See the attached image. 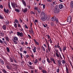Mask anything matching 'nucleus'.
<instances>
[{
	"label": "nucleus",
	"instance_id": "1",
	"mask_svg": "<svg viewBox=\"0 0 73 73\" xmlns=\"http://www.w3.org/2000/svg\"><path fill=\"white\" fill-rule=\"evenodd\" d=\"M42 17H41V19L42 21H45L48 19V16L46 15L45 14L44 12H42L41 13Z\"/></svg>",
	"mask_w": 73,
	"mask_h": 73
},
{
	"label": "nucleus",
	"instance_id": "2",
	"mask_svg": "<svg viewBox=\"0 0 73 73\" xmlns=\"http://www.w3.org/2000/svg\"><path fill=\"white\" fill-rule=\"evenodd\" d=\"M11 4L13 8H14V9H15V11H16L17 12H20L19 10L16 9V7H18L17 4L15 3H11Z\"/></svg>",
	"mask_w": 73,
	"mask_h": 73
},
{
	"label": "nucleus",
	"instance_id": "3",
	"mask_svg": "<svg viewBox=\"0 0 73 73\" xmlns=\"http://www.w3.org/2000/svg\"><path fill=\"white\" fill-rule=\"evenodd\" d=\"M52 21H56L57 24H59V21L58 19L57 18H56L55 17H53L51 19Z\"/></svg>",
	"mask_w": 73,
	"mask_h": 73
},
{
	"label": "nucleus",
	"instance_id": "4",
	"mask_svg": "<svg viewBox=\"0 0 73 73\" xmlns=\"http://www.w3.org/2000/svg\"><path fill=\"white\" fill-rule=\"evenodd\" d=\"M17 35L18 36H20L21 37H22L24 36V34L22 32H17Z\"/></svg>",
	"mask_w": 73,
	"mask_h": 73
},
{
	"label": "nucleus",
	"instance_id": "5",
	"mask_svg": "<svg viewBox=\"0 0 73 73\" xmlns=\"http://www.w3.org/2000/svg\"><path fill=\"white\" fill-rule=\"evenodd\" d=\"M54 12L55 13H58L60 12V9L58 7H56L55 9H54Z\"/></svg>",
	"mask_w": 73,
	"mask_h": 73
},
{
	"label": "nucleus",
	"instance_id": "6",
	"mask_svg": "<svg viewBox=\"0 0 73 73\" xmlns=\"http://www.w3.org/2000/svg\"><path fill=\"white\" fill-rule=\"evenodd\" d=\"M67 21V22H68V23H70L72 21V16H69L68 17V18Z\"/></svg>",
	"mask_w": 73,
	"mask_h": 73
},
{
	"label": "nucleus",
	"instance_id": "7",
	"mask_svg": "<svg viewBox=\"0 0 73 73\" xmlns=\"http://www.w3.org/2000/svg\"><path fill=\"white\" fill-rule=\"evenodd\" d=\"M50 60L51 61V62H53L54 64H56V62H55V60H54V59L53 58H50Z\"/></svg>",
	"mask_w": 73,
	"mask_h": 73
},
{
	"label": "nucleus",
	"instance_id": "8",
	"mask_svg": "<svg viewBox=\"0 0 73 73\" xmlns=\"http://www.w3.org/2000/svg\"><path fill=\"white\" fill-rule=\"evenodd\" d=\"M22 3H23V4L24 6L25 7L27 6V4L26 3V2L25 1H24V0H22Z\"/></svg>",
	"mask_w": 73,
	"mask_h": 73
},
{
	"label": "nucleus",
	"instance_id": "9",
	"mask_svg": "<svg viewBox=\"0 0 73 73\" xmlns=\"http://www.w3.org/2000/svg\"><path fill=\"white\" fill-rule=\"evenodd\" d=\"M3 42L6 45H7V43L6 41L4 40L3 41H2V40L0 39V43H1V44H3Z\"/></svg>",
	"mask_w": 73,
	"mask_h": 73
},
{
	"label": "nucleus",
	"instance_id": "10",
	"mask_svg": "<svg viewBox=\"0 0 73 73\" xmlns=\"http://www.w3.org/2000/svg\"><path fill=\"white\" fill-rule=\"evenodd\" d=\"M48 47H47V49L48 51H49V52H50V46H49V43H47V44Z\"/></svg>",
	"mask_w": 73,
	"mask_h": 73
},
{
	"label": "nucleus",
	"instance_id": "11",
	"mask_svg": "<svg viewBox=\"0 0 73 73\" xmlns=\"http://www.w3.org/2000/svg\"><path fill=\"white\" fill-rule=\"evenodd\" d=\"M55 51L56 52V56L57 57H59V55L58 54V50H57V49H56L55 50Z\"/></svg>",
	"mask_w": 73,
	"mask_h": 73
},
{
	"label": "nucleus",
	"instance_id": "12",
	"mask_svg": "<svg viewBox=\"0 0 73 73\" xmlns=\"http://www.w3.org/2000/svg\"><path fill=\"white\" fill-rule=\"evenodd\" d=\"M5 38L6 41H7L8 42H9V38L8 36H5Z\"/></svg>",
	"mask_w": 73,
	"mask_h": 73
},
{
	"label": "nucleus",
	"instance_id": "13",
	"mask_svg": "<svg viewBox=\"0 0 73 73\" xmlns=\"http://www.w3.org/2000/svg\"><path fill=\"white\" fill-rule=\"evenodd\" d=\"M57 62H58V66H61V61L60 60H57Z\"/></svg>",
	"mask_w": 73,
	"mask_h": 73
},
{
	"label": "nucleus",
	"instance_id": "14",
	"mask_svg": "<svg viewBox=\"0 0 73 73\" xmlns=\"http://www.w3.org/2000/svg\"><path fill=\"white\" fill-rule=\"evenodd\" d=\"M64 5L62 4L59 5V8H60V9H62V8H64Z\"/></svg>",
	"mask_w": 73,
	"mask_h": 73
},
{
	"label": "nucleus",
	"instance_id": "15",
	"mask_svg": "<svg viewBox=\"0 0 73 73\" xmlns=\"http://www.w3.org/2000/svg\"><path fill=\"white\" fill-rule=\"evenodd\" d=\"M22 11L24 13H25V12H27V11H28V9L27 8H26L25 9H23Z\"/></svg>",
	"mask_w": 73,
	"mask_h": 73
},
{
	"label": "nucleus",
	"instance_id": "16",
	"mask_svg": "<svg viewBox=\"0 0 73 73\" xmlns=\"http://www.w3.org/2000/svg\"><path fill=\"white\" fill-rule=\"evenodd\" d=\"M3 11L5 13H8V12H9V10H8V9H7V10H6V9L5 8H4Z\"/></svg>",
	"mask_w": 73,
	"mask_h": 73
},
{
	"label": "nucleus",
	"instance_id": "17",
	"mask_svg": "<svg viewBox=\"0 0 73 73\" xmlns=\"http://www.w3.org/2000/svg\"><path fill=\"white\" fill-rule=\"evenodd\" d=\"M70 7L72 8H73V1H71L70 3Z\"/></svg>",
	"mask_w": 73,
	"mask_h": 73
},
{
	"label": "nucleus",
	"instance_id": "18",
	"mask_svg": "<svg viewBox=\"0 0 73 73\" xmlns=\"http://www.w3.org/2000/svg\"><path fill=\"white\" fill-rule=\"evenodd\" d=\"M34 62L35 65H36V64H37V62H38V60H37V59H36L35 60V61H34Z\"/></svg>",
	"mask_w": 73,
	"mask_h": 73
},
{
	"label": "nucleus",
	"instance_id": "19",
	"mask_svg": "<svg viewBox=\"0 0 73 73\" xmlns=\"http://www.w3.org/2000/svg\"><path fill=\"white\" fill-rule=\"evenodd\" d=\"M9 61L10 62H13V60L12 58L10 57Z\"/></svg>",
	"mask_w": 73,
	"mask_h": 73
},
{
	"label": "nucleus",
	"instance_id": "20",
	"mask_svg": "<svg viewBox=\"0 0 73 73\" xmlns=\"http://www.w3.org/2000/svg\"><path fill=\"white\" fill-rule=\"evenodd\" d=\"M33 40L34 42H35V44H36V45H39V43H38V42H37V41H36V40H35V39H33Z\"/></svg>",
	"mask_w": 73,
	"mask_h": 73
},
{
	"label": "nucleus",
	"instance_id": "21",
	"mask_svg": "<svg viewBox=\"0 0 73 73\" xmlns=\"http://www.w3.org/2000/svg\"><path fill=\"white\" fill-rule=\"evenodd\" d=\"M25 55L26 58H30V56L29 54H25Z\"/></svg>",
	"mask_w": 73,
	"mask_h": 73
},
{
	"label": "nucleus",
	"instance_id": "22",
	"mask_svg": "<svg viewBox=\"0 0 73 73\" xmlns=\"http://www.w3.org/2000/svg\"><path fill=\"white\" fill-rule=\"evenodd\" d=\"M19 30L20 32H23L24 31V29L21 27V28H19Z\"/></svg>",
	"mask_w": 73,
	"mask_h": 73
},
{
	"label": "nucleus",
	"instance_id": "23",
	"mask_svg": "<svg viewBox=\"0 0 73 73\" xmlns=\"http://www.w3.org/2000/svg\"><path fill=\"white\" fill-rule=\"evenodd\" d=\"M66 73H68V70H69V69H68V67L67 65L66 66Z\"/></svg>",
	"mask_w": 73,
	"mask_h": 73
},
{
	"label": "nucleus",
	"instance_id": "24",
	"mask_svg": "<svg viewBox=\"0 0 73 73\" xmlns=\"http://www.w3.org/2000/svg\"><path fill=\"white\" fill-rule=\"evenodd\" d=\"M2 28L4 30H6V26L5 25H3Z\"/></svg>",
	"mask_w": 73,
	"mask_h": 73
},
{
	"label": "nucleus",
	"instance_id": "25",
	"mask_svg": "<svg viewBox=\"0 0 73 73\" xmlns=\"http://www.w3.org/2000/svg\"><path fill=\"white\" fill-rule=\"evenodd\" d=\"M0 19L1 20H4V17H3V16L0 15Z\"/></svg>",
	"mask_w": 73,
	"mask_h": 73
},
{
	"label": "nucleus",
	"instance_id": "26",
	"mask_svg": "<svg viewBox=\"0 0 73 73\" xmlns=\"http://www.w3.org/2000/svg\"><path fill=\"white\" fill-rule=\"evenodd\" d=\"M29 31H30V32H31L32 33L34 34L33 31V29H32V28H31V30H29Z\"/></svg>",
	"mask_w": 73,
	"mask_h": 73
},
{
	"label": "nucleus",
	"instance_id": "27",
	"mask_svg": "<svg viewBox=\"0 0 73 73\" xmlns=\"http://www.w3.org/2000/svg\"><path fill=\"white\" fill-rule=\"evenodd\" d=\"M14 23H16L17 24H19V22L18 20H17V19H15Z\"/></svg>",
	"mask_w": 73,
	"mask_h": 73
},
{
	"label": "nucleus",
	"instance_id": "28",
	"mask_svg": "<svg viewBox=\"0 0 73 73\" xmlns=\"http://www.w3.org/2000/svg\"><path fill=\"white\" fill-rule=\"evenodd\" d=\"M13 38L14 39V40H15V41H17V40H18V38L16 36H15Z\"/></svg>",
	"mask_w": 73,
	"mask_h": 73
},
{
	"label": "nucleus",
	"instance_id": "29",
	"mask_svg": "<svg viewBox=\"0 0 73 73\" xmlns=\"http://www.w3.org/2000/svg\"><path fill=\"white\" fill-rule=\"evenodd\" d=\"M6 50L8 53L10 52V50H9V48L8 47H6Z\"/></svg>",
	"mask_w": 73,
	"mask_h": 73
},
{
	"label": "nucleus",
	"instance_id": "30",
	"mask_svg": "<svg viewBox=\"0 0 73 73\" xmlns=\"http://www.w3.org/2000/svg\"><path fill=\"white\" fill-rule=\"evenodd\" d=\"M0 62L1 63L2 65H4V62L3 60H1Z\"/></svg>",
	"mask_w": 73,
	"mask_h": 73
},
{
	"label": "nucleus",
	"instance_id": "31",
	"mask_svg": "<svg viewBox=\"0 0 73 73\" xmlns=\"http://www.w3.org/2000/svg\"><path fill=\"white\" fill-rule=\"evenodd\" d=\"M2 72L3 73H7V72L5 70L3 69V70H2Z\"/></svg>",
	"mask_w": 73,
	"mask_h": 73
},
{
	"label": "nucleus",
	"instance_id": "32",
	"mask_svg": "<svg viewBox=\"0 0 73 73\" xmlns=\"http://www.w3.org/2000/svg\"><path fill=\"white\" fill-rule=\"evenodd\" d=\"M6 67L8 69H11V66H8V65H7L6 66Z\"/></svg>",
	"mask_w": 73,
	"mask_h": 73
},
{
	"label": "nucleus",
	"instance_id": "33",
	"mask_svg": "<svg viewBox=\"0 0 73 73\" xmlns=\"http://www.w3.org/2000/svg\"><path fill=\"white\" fill-rule=\"evenodd\" d=\"M61 62H62V63L63 64H65L66 63V61H65L64 60H62L61 61Z\"/></svg>",
	"mask_w": 73,
	"mask_h": 73
},
{
	"label": "nucleus",
	"instance_id": "34",
	"mask_svg": "<svg viewBox=\"0 0 73 73\" xmlns=\"http://www.w3.org/2000/svg\"><path fill=\"white\" fill-rule=\"evenodd\" d=\"M50 25L52 27H53V26L54 25V23L53 22H51L50 23Z\"/></svg>",
	"mask_w": 73,
	"mask_h": 73
},
{
	"label": "nucleus",
	"instance_id": "35",
	"mask_svg": "<svg viewBox=\"0 0 73 73\" xmlns=\"http://www.w3.org/2000/svg\"><path fill=\"white\" fill-rule=\"evenodd\" d=\"M13 41L15 44H17V42L16 41L13 40Z\"/></svg>",
	"mask_w": 73,
	"mask_h": 73
},
{
	"label": "nucleus",
	"instance_id": "36",
	"mask_svg": "<svg viewBox=\"0 0 73 73\" xmlns=\"http://www.w3.org/2000/svg\"><path fill=\"white\" fill-rule=\"evenodd\" d=\"M14 23H15L14 25V26L16 28L17 27V24L16 23V22H14Z\"/></svg>",
	"mask_w": 73,
	"mask_h": 73
},
{
	"label": "nucleus",
	"instance_id": "37",
	"mask_svg": "<svg viewBox=\"0 0 73 73\" xmlns=\"http://www.w3.org/2000/svg\"><path fill=\"white\" fill-rule=\"evenodd\" d=\"M47 62H48V63H50V62H51V61L49 60V59L48 58H47Z\"/></svg>",
	"mask_w": 73,
	"mask_h": 73
},
{
	"label": "nucleus",
	"instance_id": "38",
	"mask_svg": "<svg viewBox=\"0 0 73 73\" xmlns=\"http://www.w3.org/2000/svg\"><path fill=\"white\" fill-rule=\"evenodd\" d=\"M35 21L34 22V23H35V25H36V23H38V21L37 19H36V20L35 19Z\"/></svg>",
	"mask_w": 73,
	"mask_h": 73
},
{
	"label": "nucleus",
	"instance_id": "39",
	"mask_svg": "<svg viewBox=\"0 0 73 73\" xmlns=\"http://www.w3.org/2000/svg\"><path fill=\"white\" fill-rule=\"evenodd\" d=\"M42 72L43 73H47V72L46 71V70H43L42 71Z\"/></svg>",
	"mask_w": 73,
	"mask_h": 73
},
{
	"label": "nucleus",
	"instance_id": "40",
	"mask_svg": "<svg viewBox=\"0 0 73 73\" xmlns=\"http://www.w3.org/2000/svg\"><path fill=\"white\" fill-rule=\"evenodd\" d=\"M66 47H64L63 50V51H65V50H66Z\"/></svg>",
	"mask_w": 73,
	"mask_h": 73
},
{
	"label": "nucleus",
	"instance_id": "41",
	"mask_svg": "<svg viewBox=\"0 0 73 73\" xmlns=\"http://www.w3.org/2000/svg\"><path fill=\"white\" fill-rule=\"evenodd\" d=\"M37 11L38 13H40V12H41V10H40V9H39L37 10Z\"/></svg>",
	"mask_w": 73,
	"mask_h": 73
},
{
	"label": "nucleus",
	"instance_id": "42",
	"mask_svg": "<svg viewBox=\"0 0 73 73\" xmlns=\"http://www.w3.org/2000/svg\"><path fill=\"white\" fill-rule=\"evenodd\" d=\"M35 73H38V72L37 69H35Z\"/></svg>",
	"mask_w": 73,
	"mask_h": 73
},
{
	"label": "nucleus",
	"instance_id": "43",
	"mask_svg": "<svg viewBox=\"0 0 73 73\" xmlns=\"http://www.w3.org/2000/svg\"><path fill=\"white\" fill-rule=\"evenodd\" d=\"M59 57H60V58L61 59H62V56H61V54L60 53H59Z\"/></svg>",
	"mask_w": 73,
	"mask_h": 73
},
{
	"label": "nucleus",
	"instance_id": "44",
	"mask_svg": "<svg viewBox=\"0 0 73 73\" xmlns=\"http://www.w3.org/2000/svg\"><path fill=\"white\" fill-rule=\"evenodd\" d=\"M25 27L26 29H28V26H27V25L26 24H25Z\"/></svg>",
	"mask_w": 73,
	"mask_h": 73
},
{
	"label": "nucleus",
	"instance_id": "45",
	"mask_svg": "<svg viewBox=\"0 0 73 73\" xmlns=\"http://www.w3.org/2000/svg\"><path fill=\"white\" fill-rule=\"evenodd\" d=\"M13 61L15 63H17V59H14Z\"/></svg>",
	"mask_w": 73,
	"mask_h": 73
},
{
	"label": "nucleus",
	"instance_id": "46",
	"mask_svg": "<svg viewBox=\"0 0 73 73\" xmlns=\"http://www.w3.org/2000/svg\"><path fill=\"white\" fill-rule=\"evenodd\" d=\"M18 27L19 28H21V26L20 25V24H19L18 25Z\"/></svg>",
	"mask_w": 73,
	"mask_h": 73
},
{
	"label": "nucleus",
	"instance_id": "47",
	"mask_svg": "<svg viewBox=\"0 0 73 73\" xmlns=\"http://www.w3.org/2000/svg\"><path fill=\"white\" fill-rule=\"evenodd\" d=\"M42 50H43V52H45V48H44V47L43 46H42Z\"/></svg>",
	"mask_w": 73,
	"mask_h": 73
},
{
	"label": "nucleus",
	"instance_id": "48",
	"mask_svg": "<svg viewBox=\"0 0 73 73\" xmlns=\"http://www.w3.org/2000/svg\"><path fill=\"white\" fill-rule=\"evenodd\" d=\"M69 62H70V63L71 65V66L73 68V65H72V62H71V61H70Z\"/></svg>",
	"mask_w": 73,
	"mask_h": 73
},
{
	"label": "nucleus",
	"instance_id": "49",
	"mask_svg": "<svg viewBox=\"0 0 73 73\" xmlns=\"http://www.w3.org/2000/svg\"><path fill=\"white\" fill-rule=\"evenodd\" d=\"M20 56L22 58H23V55L22 54V53H20Z\"/></svg>",
	"mask_w": 73,
	"mask_h": 73
},
{
	"label": "nucleus",
	"instance_id": "50",
	"mask_svg": "<svg viewBox=\"0 0 73 73\" xmlns=\"http://www.w3.org/2000/svg\"><path fill=\"white\" fill-rule=\"evenodd\" d=\"M59 71H60V69L58 68L56 69V72L57 73H59Z\"/></svg>",
	"mask_w": 73,
	"mask_h": 73
},
{
	"label": "nucleus",
	"instance_id": "51",
	"mask_svg": "<svg viewBox=\"0 0 73 73\" xmlns=\"http://www.w3.org/2000/svg\"><path fill=\"white\" fill-rule=\"evenodd\" d=\"M42 62L43 64H45V60H42Z\"/></svg>",
	"mask_w": 73,
	"mask_h": 73
},
{
	"label": "nucleus",
	"instance_id": "52",
	"mask_svg": "<svg viewBox=\"0 0 73 73\" xmlns=\"http://www.w3.org/2000/svg\"><path fill=\"white\" fill-rule=\"evenodd\" d=\"M13 33V31H10L9 32V34H11V33Z\"/></svg>",
	"mask_w": 73,
	"mask_h": 73
},
{
	"label": "nucleus",
	"instance_id": "53",
	"mask_svg": "<svg viewBox=\"0 0 73 73\" xmlns=\"http://www.w3.org/2000/svg\"><path fill=\"white\" fill-rule=\"evenodd\" d=\"M6 24H7L8 25L9 24V21L8 20H7L6 22Z\"/></svg>",
	"mask_w": 73,
	"mask_h": 73
},
{
	"label": "nucleus",
	"instance_id": "54",
	"mask_svg": "<svg viewBox=\"0 0 73 73\" xmlns=\"http://www.w3.org/2000/svg\"><path fill=\"white\" fill-rule=\"evenodd\" d=\"M37 49L36 47L35 46L34 47V49H33V50H35Z\"/></svg>",
	"mask_w": 73,
	"mask_h": 73
},
{
	"label": "nucleus",
	"instance_id": "55",
	"mask_svg": "<svg viewBox=\"0 0 73 73\" xmlns=\"http://www.w3.org/2000/svg\"><path fill=\"white\" fill-rule=\"evenodd\" d=\"M47 26H48V25H47V24H45L43 26L44 28H46V27Z\"/></svg>",
	"mask_w": 73,
	"mask_h": 73
},
{
	"label": "nucleus",
	"instance_id": "56",
	"mask_svg": "<svg viewBox=\"0 0 73 73\" xmlns=\"http://www.w3.org/2000/svg\"><path fill=\"white\" fill-rule=\"evenodd\" d=\"M28 63H29V65H32V62H31L29 61V62Z\"/></svg>",
	"mask_w": 73,
	"mask_h": 73
},
{
	"label": "nucleus",
	"instance_id": "57",
	"mask_svg": "<svg viewBox=\"0 0 73 73\" xmlns=\"http://www.w3.org/2000/svg\"><path fill=\"white\" fill-rule=\"evenodd\" d=\"M22 49H23V48H22V47L21 48H20L19 50H20V51H21L20 52H22Z\"/></svg>",
	"mask_w": 73,
	"mask_h": 73
},
{
	"label": "nucleus",
	"instance_id": "58",
	"mask_svg": "<svg viewBox=\"0 0 73 73\" xmlns=\"http://www.w3.org/2000/svg\"><path fill=\"white\" fill-rule=\"evenodd\" d=\"M34 9H35V10H38V7H35Z\"/></svg>",
	"mask_w": 73,
	"mask_h": 73
},
{
	"label": "nucleus",
	"instance_id": "59",
	"mask_svg": "<svg viewBox=\"0 0 73 73\" xmlns=\"http://www.w3.org/2000/svg\"><path fill=\"white\" fill-rule=\"evenodd\" d=\"M28 36L29 37V38H32V37H31V36H30V35H28Z\"/></svg>",
	"mask_w": 73,
	"mask_h": 73
},
{
	"label": "nucleus",
	"instance_id": "60",
	"mask_svg": "<svg viewBox=\"0 0 73 73\" xmlns=\"http://www.w3.org/2000/svg\"><path fill=\"white\" fill-rule=\"evenodd\" d=\"M47 37H48V39H50V36L49 35H48L47 36Z\"/></svg>",
	"mask_w": 73,
	"mask_h": 73
},
{
	"label": "nucleus",
	"instance_id": "61",
	"mask_svg": "<svg viewBox=\"0 0 73 73\" xmlns=\"http://www.w3.org/2000/svg\"><path fill=\"white\" fill-rule=\"evenodd\" d=\"M31 13H32V14H33V15H35V13L33 12V11H31Z\"/></svg>",
	"mask_w": 73,
	"mask_h": 73
},
{
	"label": "nucleus",
	"instance_id": "62",
	"mask_svg": "<svg viewBox=\"0 0 73 73\" xmlns=\"http://www.w3.org/2000/svg\"><path fill=\"white\" fill-rule=\"evenodd\" d=\"M24 42H21V44L22 45H24Z\"/></svg>",
	"mask_w": 73,
	"mask_h": 73
},
{
	"label": "nucleus",
	"instance_id": "63",
	"mask_svg": "<svg viewBox=\"0 0 73 73\" xmlns=\"http://www.w3.org/2000/svg\"><path fill=\"white\" fill-rule=\"evenodd\" d=\"M59 48L60 52H62V49H61V47H60Z\"/></svg>",
	"mask_w": 73,
	"mask_h": 73
},
{
	"label": "nucleus",
	"instance_id": "64",
	"mask_svg": "<svg viewBox=\"0 0 73 73\" xmlns=\"http://www.w3.org/2000/svg\"><path fill=\"white\" fill-rule=\"evenodd\" d=\"M53 3L54 4H57V2L56 1L53 2Z\"/></svg>",
	"mask_w": 73,
	"mask_h": 73
}]
</instances>
